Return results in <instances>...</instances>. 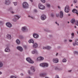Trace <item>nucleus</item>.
<instances>
[{"label": "nucleus", "mask_w": 78, "mask_h": 78, "mask_svg": "<svg viewBox=\"0 0 78 78\" xmlns=\"http://www.w3.org/2000/svg\"><path fill=\"white\" fill-rule=\"evenodd\" d=\"M55 70H58V71H60L62 70V68H58L57 67H55Z\"/></svg>", "instance_id": "obj_13"}, {"label": "nucleus", "mask_w": 78, "mask_h": 78, "mask_svg": "<svg viewBox=\"0 0 78 78\" xmlns=\"http://www.w3.org/2000/svg\"><path fill=\"white\" fill-rule=\"evenodd\" d=\"M69 41L70 42H72V40H69Z\"/></svg>", "instance_id": "obj_43"}, {"label": "nucleus", "mask_w": 78, "mask_h": 78, "mask_svg": "<svg viewBox=\"0 0 78 78\" xmlns=\"http://www.w3.org/2000/svg\"><path fill=\"white\" fill-rule=\"evenodd\" d=\"M27 29V27H23L22 28V30L23 32H25L26 29Z\"/></svg>", "instance_id": "obj_21"}, {"label": "nucleus", "mask_w": 78, "mask_h": 78, "mask_svg": "<svg viewBox=\"0 0 78 78\" xmlns=\"http://www.w3.org/2000/svg\"><path fill=\"white\" fill-rule=\"evenodd\" d=\"M31 2H33V0H29Z\"/></svg>", "instance_id": "obj_52"}, {"label": "nucleus", "mask_w": 78, "mask_h": 78, "mask_svg": "<svg viewBox=\"0 0 78 78\" xmlns=\"http://www.w3.org/2000/svg\"><path fill=\"white\" fill-rule=\"evenodd\" d=\"M46 6L48 8H49L50 7V5L49 4H46Z\"/></svg>", "instance_id": "obj_30"}, {"label": "nucleus", "mask_w": 78, "mask_h": 78, "mask_svg": "<svg viewBox=\"0 0 78 78\" xmlns=\"http://www.w3.org/2000/svg\"><path fill=\"white\" fill-rule=\"evenodd\" d=\"M69 22H68V23H69Z\"/></svg>", "instance_id": "obj_60"}, {"label": "nucleus", "mask_w": 78, "mask_h": 78, "mask_svg": "<svg viewBox=\"0 0 78 78\" xmlns=\"http://www.w3.org/2000/svg\"><path fill=\"white\" fill-rule=\"evenodd\" d=\"M44 58L42 57H39L38 58L36 61H42V60H44Z\"/></svg>", "instance_id": "obj_7"}, {"label": "nucleus", "mask_w": 78, "mask_h": 78, "mask_svg": "<svg viewBox=\"0 0 78 78\" xmlns=\"http://www.w3.org/2000/svg\"><path fill=\"white\" fill-rule=\"evenodd\" d=\"M53 62L54 63H58L59 62V60L57 58H54L53 59Z\"/></svg>", "instance_id": "obj_9"}, {"label": "nucleus", "mask_w": 78, "mask_h": 78, "mask_svg": "<svg viewBox=\"0 0 78 78\" xmlns=\"http://www.w3.org/2000/svg\"><path fill=\"white\" fill-rule=\"evenodd\" d=\"M71 6H73V4H72Z\"/></svg>", "instance_id": "obj_59"}, {"label": "nucleus", "mask_w": 78, "mask_h": 78, "mask_svg": "<svg viewBox=\"0 0 78 78\" xmlns=\"http://www.w3.org/2000/svg\"><path fill=\"white\" fill-rule=\"evenodd\" d=\"M10 78H16V77L14 76H11L10 77Z\"/></svg>", "instance_id": "obj_35"}, {"label": "nucleus", "mask_w": 78, "mask_h": 78, "mask_svg": "<svg viewBox=\"0 0 78 78\" xmlns=\"http://www.w3.org/2000/svg\"><path fill=\"white\" fill-rule=\"evenodd\" d=\"M76 7L77 8H78V7L77 6H76Z\"/></svg>", "instance_id": "obj_63"}, {"label": "nucleus", "mask_w": 78, "mask_h": 78, "mask_svg": "<svg viewBox=\"0 0 78 78\" xmlns=\"http://www.w3.org/2000/svg\"><path fill=\"white\" fill-rule=\"evenodd\" d=\"M28 73H29V74H30V70L28 71Z\"/></svg>", "instance_id": "obj_45"}, {"label": "nucleus", "mask_w": 78, "mask_h": 78, "mask_svg": "<svg viewBox=\"0 0 78 78\" xmlns=\"http://www.w3.org/2000/svg\"><path fill=\"white\" fill-rule=\"evenodd\" d=\"M64 42H66V41H67V40L65 39L64 40Z\"/></svg>", "instance_id": "obj_49"}, {"label": "nucleus", "mask_w": 78, "mask_h": 78, "mask_svg": "<svg viewBox=\"0 0 78 78\" xmlns=\"http://www.w3.org/2000/svg\"><path fill=\"white\" fill-rule=\"evenodd\" d=\"M69 16H70V14H69Z\"/></svg>", "instance_id": "obj_62"}, {"label": "nucleus", "mask_w": 78, "mask_h": 78, "mask_svg": "<svg viewBox=\"0 0 78 78\" xmlns=\"http://www.w3.org/2000/svg\"><path fill=\"white\" fill-rule=\"evenodd\" d=\"M21 76H23V73H21Z\"/></svg>", "instance_id": "obj_50"}, {"label": "nucleus", "mask_w": 78, "mask_h": 78, "mask_svg": "<svg viewBox=\"0 0 78 78\" xmlns=\"http://www.w3.org/2000/svg\"><path fill=\"white\" fill-rule=\"evenodd\" d=\"M15 19H13L12 20L14 22H16L17 21V20H18L20 18V16L19 15H15Z\"/></svg>", "instance_id": "obj_4"}, {"label": "nucleus", "mask_w": 78, "mask_h": 78, "mask_svg": "<svg viewBox=\"0 0 78 78\" xmlns=\"http://www.w3.org/2000/svg\"><path fill=\"white\" fill-rule=\"evenodd\" d=\"M46 75V73H43L40 74V76H45Z\"/></svg>", "instance_id": "obj_25"}, {"label": "nucleus", "mask_w": 78, "mask_h": 78, "mask_svg": "<svg viewBox=\"0 0 78 78\" xmlns=\"http://www.w3.org/2000/svg\"><path fill=\"white\" fill-rule=\"evenodd\" d=\"M43 49L44 50L45 49H47L48 50H50V49L51 48V47L50 46H47L46 47H43Z\"/></svg>", "instance_id": "obj_12"}, {"label": "nucleus", "mask_w": 78, "mask_h": 78, "mask_svg": "<svg viewBox=\"0 0 78 78\" xmlns=\"http://www.w3.org/2000/svg\"><path fill=\"white\" fill-rule=\"evenodd\" d=\"M17 49L18 50H19V51H23V48H22L21 47H18L17 48Z\"/></svg>", "instance_id": "obj_15"}, {"label": "nucleus", "mask_w": 78, "mask_h": 78, "mask_svg": "<svg viewBox=\"0 0 78 78\" xmlns=\"http://www.w3.org/2000/svg\"><path fill=\"white\" fill-rule=\"evenodd\" d=\"M74 28H76V26H75Z\"/></svg>", "instance_id": "obj_55"}, {"label": "nucleus", "mask_w": 78, "mask_h": 78, "mask_svg": "<svg viewBox=\"0 0 78 78\" xmlns=\"http://www.w3.org/2000/svg\"><path fill=\"white\" fill-rule=\"evenodd\" d=\"M77 34H78V31H77Z\"/></svg>", "instance_id": "obj_61"}, {"label": "nucleus", "mask_w": 78, "mask_h": 78, "mask_svg": "<svg viewBox=\"0 0 78 78\" xmlns=\"http://www.w3.org/2000/svg\"><path fill=\"white\" fill-rule=\"evenodd\" d=\"M63 12L62 11H60V18H62V17H63Z\"/></svg>", "instance_id": "obj_16"}, {"label": "nucleus", "mask_w": 78, "mask_h": 78, "mask_svg": "<svg viewBox=\"0 0 78 78\" xmlns=\"http://www.w3.org/2000/svg\"><path fill=\"white\" fill-rule=\"evenodd\" d=\"M69 11H70V7H69V6L66 5L65 8V12H69Z\"/></svg>", "instance_id": "obj_3"}, {"label": "nucleus", "mask_w": 78, "mask_h": 78, "mask_svg": "<svg viewBox=\"0 0 78 78\" xmlns=\"http://www.w3.org/2000/svg\"><path fill=\"white\" fill-rule=\"evenodd\" d=\"M55 23L57 24L59 26V24L57 23V22H55Z\"/></svg>", "instance_id": "obj_46"}, {"label": "nucleus", "mask_w": 78, "mask_h": 78, "mask_svg": "<svg viewBox=\"0 0 78 78\" xmlns=\"http://www.w3.org/2000/svg\"><path fill=\"white\" fill-rule=\"evenodd\" d=\"M11 2L9 0H6L5 1V5H9Z\"/></svg>", "instance_id": "obj_14"}, {"label": "nucleus", "mask_w": 78, "mask_h": 78, "mask_svg": "<svg viewBox=\"0 0 78 78\" xmlns=\"http://www.w3.org/2000/svg\"><path fill=\"white\" fill-rule=\"evenodd\" d=\"M23 6L24 8H28V4L26 2H24L23 3Z\"/></svg>", "instance_id": "obj_5"}, {"label": "nucleus", "mask_w": 78, "mask_h": 78, "mask_svg": "<svg viewBox=\"0 0 78 78\" xmlns=\"http://www.w3.org/2000/svg\"><path fill=\"white\" fill-rule=\"evenodd\" d=\"M34 12H37V10H36V9H34Z\"/></svg>", "instance_id": "obj_42"}, {"label": "nucleus", "mask_w": 78, "mask_h": 78, "mask_svg": "<svg viewBox=\"0 0 78 78\" xmlns=\"http://www.w3.org/2000/svg\"><path fill=\"white\" fill-rule=\"evenodd\" d=\"M46 19V16L44 15H42L41 16V19L42 20H45Z\"/></svg>", "instance_id": "obj_8"}, {"label": "nucleus", "mask_w": 78, "mask_h": 78, "mask_svg": "<svg viewBox=\"0 0 78 78\" xmlns=\"http://www.w3.org/2000/svg\"><path fill=\"white\" fill-rule=\"evenodd\" d=\"M6 37L8 39L10 40L11 38V36L10 34H8L7 35Z\"/></svg>", "instance_id": "obj_17"}, {"label": "nucleus", "mask_w": 78, "mask_h": 78, "mask_svg": "<svg viewBox=\"0 0 78 78\" xmlns=\"http://www.w3.org/2000/svg\"><path fill=\"white\" fill-rule=\"evenodd\" d=\"M76 25L78 26V21H76Z\"/></svg>", "instance_id": "obj_40"}, {"label": "nucleus", "mask_w": 78, "mask_h": 78, "mask_svg": "<svg viewBox=\"0 0 78 78\" xmlns=\"http://www.w3.org/2000/svg\"><path fill=\"white\" fill-rule=\"evenodd\" d=\"M20 38V39H22L23 38V37L21 36Z\"/></svg>", "instance_id": "obj_53"}, {"label": "nucleus", "mask_w": 78, "mask_h": 78, "mask_svg": "<svg viewBox=\"0 0 78 78\" xmlns=\"http://www.w3.org/2000/svg\"><path fill=\"white\" fill-rule=\"evenodd\" d=\"M41 1L43 3H45V0H41Z\"/></svg>", "instance_id": "obj_33"}, {"label": "nucleus", "mask_w": 78, "mask_h": 78, "mask_svg": "<svg viewBox=\"0 0 78 78\" xmlns=\"http://www.w3.org/2000/svg\"><path fill=\"white\" fill-rule=\"evenodd\" d=\"M75 20L74 19H73L70 21V22L72 23H75Z\"/></svg>", "instance_id": "obj_24"}, {"label": "nucleus", "mask_w": 78, "mask_h": 78, "mask_svg": "<svg viewBox=\"0 0 78 78\" xmlns=\"http://www.w3.org/2000/svg\"><path fill=\"white\" fill-rule=\"evenodd\" d=\"M28 42H29V43H30H30H32V44H34V41L33 40L31 39Z\"/></svg>", "instance_id": "obj_20"}, {"label": "nucleus", "mask_w": 78, "mask_h": 78, "mask_svg": "<svg viewBox=\"0 0 78 78\" xmlns=\"http://www.w3.org/2000/svg\"><path fill=\"white\" fill-rule=\"evenodd\" d=\"M58 8H60V7L59 6H58Z\"/></svg>", "instance_id": "obj_57"}, {"label": "nucleus", "mask_w": 78, "mask_h": 78, "mask_svg": "<svg viewBox=\"0 0 78 78\" xmlns=\"http://www.w3.org/2000/svg\"><path fill=\"white\" fill-rule=\"evenodd\" d=\"M30 69L31 70H32L33 72H35V68L33 66H32L30 67Z\"/></svg>", "instance_id": "obj_22"}, {"label": "nucleus", "mask_w": 78, "mask_h": 78, "mask_svg": "<svg viewBox=\"0 0 78 78\" xmlns=\"http://www.w3.org/2000/svg\"><path fill=\"white\" fill-rule=\"evenodd\" d=\"M73 46H75V45H76V43H73Z\"/></svg>", "instance_id": "obj_38"}, {"label": "nucleus", "mask_w": 78, "mask_h": 78, "mask_svg": "<svg viewBox=\"0 0 78 78\" xmlns=\"http://www.w3.org/2000/svg\"><path fill=\"white\" fill-rule=\"evenodd\" d=\"M12 10V8H10L9 10L11 11V12L12 14H14V12L12 11H11Z\"/></svg>", "instance_id": "obj_31"}, {"label": "nucleus", "mask_w": 78, "mask_h": 78, "mask_svg": "<svg viewBox=\"0 0 78 78\" xmlns=\"http://www.w3.org/2000/svg\"><path fill=\"white\" fill-rule=\"evenodd\" d=\"M62 61L63 62H66L67 61V60H66V59L64 58L62 59Z\"/></svg>", "instance_id": "obj_27"}, {"label": "nucleus", "mask_w": 78, "mask_h": 78, "mask_svg": "<svg viewBox=\"0 0 78 78\" xmlns=\"http://www.w3.org/2000/svg\"><path fill=\"white\" fill-rule=\"evenodd\" d=\"M73 2L74 3H76L77 2V0H74Z\"/></svg>", "instance_id": "obj_34"}, {"label": "nucleus", "mask_w": 78, "mask_h": 78, "mask_svg": "<svg viewBox=\"0 0 78 78\" xmlns=\"http://www.w3.org/2000/svg\"><path fill=\"white\" fill-rule=\"evenodd\" d=\"M72 71V70H69L68 71V72H71Z\"/></svg>", "instance_id": "obj_58"}, {"label": "nucleus", "mask_w": 78, "mask_h": 78, "mask_svg": "<svg viewBox=\"0 0 78 78\" xmlns=\"http://www.w3.org/2000/svg\"><path fill=\"white\" fill-rule=\"evenodd\" d=\"M5 52H10V49L8 48H6L5 50Z\"/></svg>", "instance_id": "obj_18"}, {"label": "nucleus", "mask_w": 78, "mask_h": 78, "mask_svg": "<svg viewBox=\"0 0 78 78\" xmlns=\"http://www.w3.org/2000/svg\"><path fill=\"white\" fill-rule=\"evenodd\" d=\"M71 36H72L71 38H73L75 36L74 35V34L73 33H72V34H71Z\"/></svg>", "instance_id": "obj_28"}, {"label": "nucleus", "mask_w": 78, "mask_h": 78, "mask_svg": "<svg viewBox=\"0 0 78 78\" xmlns=\"http://www.w3.org/2000/svg\"><path fill=\"white\" fill-rule=\"evenodd\" d=\"M74 53H76V54H77V55H78V52L75 51H74Z\"/></svg>", "instance_id": "obj_41"}, {"label": "nucleus", "mask_w": 78, "mask_h": 78, "mask_svg": "<svg viewBox=\"0 0 78 78\" xmlns=\"http://www.w3.org/2000/svg\"><path fill=\"white\" fill-rule=\"evenodd\" d=\"M1 74H2V73L1 72H0V75H1Z\"/></svg>", "instance_id": "obj_54"}, {"label": "nucleus", "mask_w": 78, "mask_h": 78, "mask_svg": "<svg viewBox=\"0 0 78 78\" xmlns=\"http://www.w3.org/2000/svg\"><path fill=\"white\" fill-rule=\"evenodd\" d=\"M75 43L76 45H78V40H76L75 41Z\"/></svg>", "instance_id": "obj_32"}, {"label": "nucleus", "mask_w": 78, "mask_h": 78, "mask_svg": "<svg viewBox=\"0 0 78 78\" xmlns=\"http://www.w3.org/2000/svg\"><path fill=\"white\" fill-rule=\"evenodd\" d=\"M33 36L34 38L37 39L39 37V35L36 34H33Z\"/></svg>", "instance_id": "obj_11"}, {"label": "nucleus", "mask_w": 78, "mask_h": 78, "mask_svg": "<svg viewBox=\"0 0 78 78\" xmlns=\"http://www.w3.org/2000/svg\"><path fill=\"white\" fill-rule=\"evenodd\" d=\"M40 66L41 67H47L48 66V64L47 63H43L40 64Z\"/></svg>", "instance_id": "obj_2"}, {"label": "nucleus", "mask_w": 78, "mask_h": 78, "mask_svg": "<svg viewBox=\"0 0 78 78\" xmlns=\"http://www.w3.org/2000/svg\"><path fill=\"white\" fill-rule=\"evenodd\" d=\"M51 16H52V17H53V16H54V15H53V14H51Z\"/></svg>", "instance_id": "obj_47"}, {"label": "nucleus", "mask_w": 78, "mask_h": 78, "mask_svg": "<svg viewBox=\"0 0 78 78\" xmlns=\"http://www.w3.org/2000/svg\"><path fill=\"white\" fill-rule=\"evenodd\" d=\"M6 25L9 28H11L12 27V24L9 23H6Z\"/></svg>", "instance_id": "obj_10"}, {"label": "nucleus", "mask_w": 78, "mask_h": 78, "mask_svg": "<svg viewBox=\"0 0 78 78\" xmlns=\"http://www.w3.org/2000/svg\"><path fill=\"white\" fill-rule=\"evenodd\" d=\"M56 16L57 17H58L59 16V14H57L56 15Z\"/></svg>", "instance_id": "obj_44"}, {"label": "nucleus", "mask_w": 78, "mask_h": 78, "mask_svg": "<svg viewBox=\"0 0 78 78\" xmlns=\"http://www.w3.org/2000/svg\"><path fill=\"white\" fill-rule=\"evenodd\" d=\"M2 22H0V25H1V24H2Z\"/></svg>", "instance_id": "obj_48"}, {"label": "nucleus", "mask_w": 78, "mask_h": 78, "mask_svg": "<svg viewBox=\"0 0 78 78\" xmlns=\"http://www.w3.org/2000/svg\"><path fill=\"white\" fill-rule=\"evenodd\" d=\"M28 17H30L31 18V19H34V17H33L32 16H28Z\"/></svg>", "instance_id": "obj_36"}, {"label": "nucleus", "mask_w": 78, "mask_h": 78, "mask_svg": "<svg viewBox=\"0 0 78 78\" xmlns=\"http://www.w3.org/2000/svg\"><path fill=\"white\" fill-rule=\"evenodd\" d=\"M16 42L18 44H20V41H19V40L17 39L16 40Z\"/></svg>", "instance_id": "obj_26"}, {"label": "nucleus", "mask_w": 78, "mask_h": 78, "mask_svg": "<svg viewBox=\"0 0 78 78\" xmlns=\"http://www.w3.org/2000/svg\"><path fill=\"white\" fill-rule=\"evenodd\" d=\"M38 8L39 9H45V6L42 4L40 3L38 5Z\"/></svg>", "instance_id": "obj_1"}, {"label": "nucleus", "mask_w": 78, "mask_h": 78, "mask_svg": "<svg viewBox=\"0 0 78 78\" xmlns=\"http://www.w3.org/2000/svg\"><path fill=\"white\" fill-rule=\"evenodd\" d=\"M13 3H14L15 6H16V5H17V2H15Z\"/></svg>", "instance_id": "obj_39"}, {"label": "nucleus", "mask_w": 78, "mask_h": 78, "mask_svg": "<svg viewBox=\"0 0 78 78\" xmlns=\"http://www.w3.org/2000/svg\"><path fill=\"white\" fill-rule=\"evenodd\" d=\"M34 48H37V44L35 43L33 46Z\"/></svg>", "instance_id": "obj_23"}, {"label": "nucleus", "mask_w": 78, "mask_h": 78, "mask_svg": "<svg viewBox=\"0 0 78 78\" xmlns=\"http://www.w3.org/2000/svg\"><path fill=\"white\" fill-rule=\"evenodd\" d=\"M55 78H59V76L58 75H56Z\"/></svg>", "instance_id": "obj_37"}, {"label": "nucleus", "mask_w": 78, "mask_h": 78, "mask_svg": "<svg viewBox=\"0 0 78 78\" xmlns=\"http://www.w3.org/2000/svg\"><path fill=\"white\" fill-rule=\"evenodd\" d=\"M3 63L1 62H0V67H3Z\"/></svg>", "instance_id": "obj_29"}, {"label": "nucleus", "mask_w": 78, "mask_h": 78, "mask_svg": "<svg viewBox=\"0 0 78 78\" xmlns=\"http://www.w3.org/2000/svg\"><path fill=\"white\" fill-rule=\"evenodd\" d=\"M26 60L29 63H30V64H33L34 63V62L31 60V59L30 58H27L26 59Z\"/></svg>", "instance_id": "obj_6"}, {"label": "nucleus", "mask_w": 78, "mask_h": 78, "mask_svg": "<svg viewBox=\"0 0 78 78\" xmlns=\"http://www.w3.org/2000/svg\"><path fill=\"white\" fill-rule=\"evenodd\" d=\"M58 55V53H57L56 54V56H57V55Z\"/></svg>", "instance_id": "obj_56"}, {"label": "nucleus", "mask_w": 78, "mask_h": 78, "mask_svg": "<svg viewBox=\"0 0 78 78\" xmlns=\"http://www.w3.org/2000/svg\"><path fill=\"white\" fill-rule=\"evenodd\" d=\"M31 53L32 54H35V53H36V54H37V51L36 50H34L32 51Z\"/></svg>", "instance_id": "obj_19"}, {"label": "nucleus", "mask_w": 78, "mask_h": 78, "mask_svg": "<svg viewBox=\"0 0 78 78\" xmlns=\"http://www.w3.org/2000/svg\"><path fill=\"white\" fill-rule=\"evenodd\" d=\"M24 47L25 48H27V46H24Z\"/></svg>", "instance_id": "obj_51"}]
</instances>
